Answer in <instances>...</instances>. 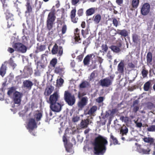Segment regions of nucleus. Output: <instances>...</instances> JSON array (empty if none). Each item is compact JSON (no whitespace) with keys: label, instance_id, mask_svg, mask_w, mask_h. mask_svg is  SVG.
Here are the masks:
<instances>
[{"label":"nucleus","instance_id":"obj_1","mask_svg":"<svg viewBox=\"0 0 155 155\" xmlns=\"http://www.w3.org/2000/svg\"><path fill=\"white\" fill-rule=\"evenodd\" d=\"M107 139V138L100 135L95 137L93 143L95 154L103 155L105 153L106 146L108 144Z\"/></svg>","mask_w":155,"mask_h":155},{"label":"nucleus","instance_id":"obj_2","mask_svg":"<svg viewBox=\"0 0 155 155\" xmlns=\"http://www.w3.org/2000/svg\"><path fill=\"white\" fill-rule=\"evenodd\" d=\"M53 6L51 12L48 14L46 22V26L49 31L47 35L49 37L52 36L54 34V30L52 29L53 27L54 22L56 18L55 16V10Z\"/></svg>","mask_w":155,"mask_h":155},{"label":"nucleus","instance_id":"obj_3","mask_svg":"<svg viewBox=\"0 0 155 155\" xmlns=\"http://www.w3.org/2000/svg\"><path fill=\"white\" fill-rule=\"evenodd\" d=\"M135 145L137 146V150L138 152L143 154H149L151 151L150 145L147 144L141 146L137 143Z\"/></svg>","mask_w":155,"mask_h":155},{"label":"nucleus","instance_id":"obj_4","mask_svg":"<svg viewBox=\"0 0 155 155\" xmlns=\"http://www.w3.org/2000/svg\"><path fill=\"white\" fill-rule=\"evenodd\" d=\"M64 99L65 101L70 106H72L75 103V99L74 95L68 91H66L64 94Z\"/></svg>","mask_w":155,"mask_h":155},{"label":"nucleus","instance_id":"obj_5","mask_svg":"<svg viewBox=\"0 0 155 155\" xmlns=\"http://www.w3.org/2000/svg\"><path fill=\"white\" fill-rule=\"evenodd\" d=\"M59 97V96L57 92H55L50 96L49 99L47 97H45V98L47 102L51 105L58 102Z\"/></svg>","mask_w":155,"mask_h":155},{"label":"nucleus","instance_id":"obj_6","mask_svg":"<svg viewBox=\"0 0 155 155\" xmlns=\"http://www.w3.org/2000/svg\"><path fill=\"white\" fill-rule=\"evenodd\" d=\"M13 47L16 51L22 53L26 52L27 50V47L21 43H16Z\"/></svg>","mask_w":155,"mask_h":155},{"label":"nucleus","instance_id":"obj_7","mask_svg":"<svg viewBox=\"0 0 155 155\" xmlns=\"http://www.w3.org/2000/svg\"><path fill=\"white\" fill-rule=\"evenodd\" d=\"M150 5L149 3H144L141 8L140 12L141 14L144 16L147 15L150 12Z\"/></svg>","mask_w":155,"mask_h":155},{"label":"nucleus","instance_id":"obj_8","mask_svg":"<svg viewBox=\"0 0 155 155\" xmlns=\"http://www.w3.org/2000/svg\"><path fill=\"white\" fill-rule=\"evenodd\" d=\"M63 52V49L62 47L60 46L58 47V45L55 43L53 46L51 50L52 54H55L58 53V55L61 56L62 55Z\"/></svg>","mask_w":155,"mask_h":155},{"label":"nucleus","instance_id":"obj_9","mask_svg":"<svg viewBox=\"0 0 155 155\" xmlns=\"http://www.w3.org/2000/svg\"><path fill=\"white\" fill-rule=\"evenodd\" d=\"M113 79L112 78V80L110 79L109 78H106L101 80L99 83L102 86L107 87L111 85Z\"/></svg>","mask_w":155,"mask_h":155},{"label":"nucleus","instance_id":"obj_10","mask_svg":"<svg viewBox=\"0 0 155 155\" xmlns=\"http://www.w3.org/2000/svg\"><path fill=\"white\" fill-rule=\"evenodd\" d=\"M74 38L76 44L81 43V39L80 37V31L78 28H76L74 31Z\"/></svg>","mask_w":155,"mask_h":155},{"label":"nucleus","instance_id":"obj_11","mask_svg":"<svg viewBox=\"0 0 155 155\" xmlns=\"http://www.w3.org/2000/svg\"><path fill=\"white\" fill-rule=\"evenodd\" d=\"M63 105V104L57 102L53 105H50V107L53 111L58 112L61 110V107Z\"/></svg>","mask_w":155,"mask_h":155},{"label":"nucleus","instance_id":"obj_12","mask_svg":"<svg viewBox=\"0 0 155 155\" xmlns=\"http://www.w3.org/2000/svg\"><path fill=\"white\" fill-rule=\"evenodd\" d=\"M65 68L62 65L58 66L55 67L54 72V73L58 74L60 76L62 77L64 74Z\"/></svg>","mask_w":155,"mask_h":155},{"label":"nucleus","instance_id":"obj_13","mask_svg":"<svg viewBox=\"0 0 155 155\" xmlns=\"http://www.w3.org/2000/svg\"><path fill=\"white\" fill-rule=\"evenodd\" d=\"M76 10L75 8L73 9L71 12L70 17L71 21L74 23H76L78 22V18L76 17Z\"/></svg>","mask_w":155,"mask_h":155},{"label":"nucleus","instance_id":"obj_14","mask_svg":"<svg viewBox=\"0 0 155 155\" xmlns=\"http://www.w3.org/2000/svg\"><path fill=\"white\" fill-rule=\"evenodd\" d=\"M95 57V55L92 54L87 55L84 58L83 60V63L85 65H87L89 64L90 60H92Z\"/></svg>","mask_w":155,"mask_h":155},{"label":"nucleus","instance_id":"obj_15","mask_svg":"<svg viewBox=\"0 0 155 155\" xmlns=\"http://www.w3.org/2000/svg\"><path fill=\"white\" fill-rule=\"evenodd\" d=\"M28 126L29 129L32 130L34 129L35 128L37 127V124L35 119L33 118L30 119L29 120Z\"/></svg>","mask_w":155,"mask_h":155},{"label":"nucleus","instance_id":"obj_16","mask_svg":"<svg viewBox=\"0 0 155 155\" xmlns=\"http://www.w3.org/2000/svg\"><path fill=\"white\" fill-rule=\"evenodd\" d=\"M91 123V121H90L88 118L82 120L80 123V127L82 128H86L88 127L89 123Z\"/></svg>","mask_w":155,"mask_h":155},{"label":"nucleus","instance_id":"obj_17","mask_svg":"<svg viewBox=\"0 0 155 155\" xmlns=\"http://www.w3.org/2000/svg\"><path fill=\"white\" fill-rule=\"evenodd\" d=\"M122 46L121 42H119L118 46L114 45L111 46L109 48L113 52L116 53H118L121 51L120 48Z\"/></svg>","mask_w":155,"mask_h":155},{"label":"nucleus","instance_id":"obj_18","mask_svg":"<svg viewBox=\"0 0 155 155\" xmlns=\"http://www.w3.org/2000/svg\"><path fill=\"white\" fill-rule=\"evenodd\" d=\"M87 102V97H83L78 103V106L80 108H82L86 105Z\"/></svg>","mask_w":155,"mask_h":155},{"label":"nucleus","instance_id":"obj_19","mask_svg":"<svg viewBox=\"0 0 155 155\" xmlns=\"http://www.w3.org/2000/svg\"><path fill=\"white\" fill-rule=\"evenodd\" d=\"M124 67V61L122 60L120 61L117 66V71L120 74H123Z\"/></svg>","mask_w":155,"mask_h":155},{"label":"nucleus","instance_id":"obj_20","mask_svg":"<svg viewBox=\"0 0 155 155\" xmlns=\"http://www.w3.org/2000/svg\"><path fill=\"white\" fill-rule=\"evenodd\" d=\"M54 89V88L51 86H48L46 87L44 92V95L46 97L49 96L52 93Z\"/></svg>","mask_w":155,"mask_h":155},{"label":"nucleus","instance_id":"obj_21","mask_svg":"<svg viewBox=\"0 0 155 155\" xmlns=\"http://www.w3.org/2000/svg\"><path fill=\"white\" fill-rule=\"evenodd\" d=\"M23 84L24 87L28 90H30L31 89L33 85V83L31 81L28 80L24 81L23 82Z\"/></svg>","mask_w":155,"mask_h":155},{"label":"nucleus","instance_id":"obj_22","mask_svg":"<svg viewBox=\"0 0 155 155\" xmlns=\"http://www.w3.org/2000/svg\"><path fill=\"white\" fill-rule=\"evenodd\" d=\"M36 47L37 50L35 51V53H37L39 52H41L45 51L46 48L45 45L39 44L37 43Z\"/></svg>","mask_w":155,"mask_h":155},{"label":"nucleus","instance_id":"obj_23","mask_svg":"<svg viewBox=\"0 0 155 155\" xmlns=\"http://www.w3.org/2000/svg\"><path fill=\"white\" fill-rule=\"evenodd\" d=\"M5 63L6 62H5L4 64H2L0 68V75L2 77L5 75L6 72L7 67Z\"/></svg>","mask_w":155,"mask_h":155},{"label":"nucleus","instance_id":"obj_24","mask_svg":"<svg viewBox=\"0 0 155 155\" xmlns=\"http://www.w3.org/2000/svg\"><path fill=\"white\" fill-rule=\"evenodd\" d=\"M117 33L120 35L121 36L124 37H126L128 35V31L125 29L120 30L118 29L117 31Z\"/></svg>","mask_w":155,"mask_h":155},{"label":"nucleus","instance_id":"obj_25","mask_svg":"<svg viewBox=\"0 0 155 155\" xmlns=\"http://www.w3.org/2000/svg\"><path fill=\"white\" fill-rule=\"evenodd\" d=\"M110 146L113 144L115 145L118 144V141L116 138L113 136L111 134L110 135Z\"/></svg>","mask_w":155,"mask_h":155},{"label":"nucleus","instance_id":"obj_26","mask_svg":"<svg viewBox=\"0 0 155 155\" xmlns=\"http://www.w3.org/2000/svg\"><path fill=\"white\" fill-rule=\"evenodd\" d=\"M25 6L26 8V10L25 12L26 13H30L32 12V8L31 7L29 0H27Z\"/></svg>","mask_w":155,"mask_h":155},{"label":"nucleus","instance_id":"obj_27","mask_svg":"<svg viewBox=\"0 0 155 155\" xmlns=\"http://www.w3.org/2000/svg\"><path fill=\"white\" fill-rule=\"evenodd\" d=\"M95 8H91L88 9L86 12V15L89 16L93 14L95 12Z\"/></svg>","mask_w":155,"mask_h":155},{"label":"nucleus","instance_id":"obj_28","mask_svg":"<svg viewBox=\"0 0 155 155\" xmlns=\"http://www.w3.org/2000/svg\"><path fill=\"white\" fill-rule=\"evenodd\" d=\"M128 132V129L125 126H123L120 130V133L122 136L126 135Z\"/></svg>","mask_w":155,"mask_h":155},{"label":"nucleus","instance_id":"obj_29","mask_svg":"<svg viewBox=\"0 0 155 155\" xmlns=\"http://www.w3.org/2000/svg\"><path fill=\"white\" fill-rule=\"evenodd\" d=\"M138 101L137 100H136L133 102V110L134 112H135V113H136L137 112L139 109V106L138 105Z\"/></svg>","mask_w":155,"mask_h":155},{"label":"nucleus","instance_id":"obj_30","mask_svg":"<svg viewBox=\"0 0 155 155\" xmlns=\"http://www.w3.org/2000/svg\"><path fill=\"white\" fill-rule=\"evenodd\" d=\"M93 21L95 23L97 24H98L101 19V15L98 14L96 16H94L93 17Z\"/></svg>","mask_w":155,"mask_h":155},{"label":"nucleus","instance_id":"obj_31","mask_svg":"<svg viewBox=\"0 0 155 155\" xmlns=\"http://www.w3.org/2000/svg\"><path fill=\"white\" fill-rule=\"evenodd\" d=\"M132 38L133 41L135 43H137L140 40V37L136 33H135L132 35Z\"/></svg>","mask_w":155,"mask_h":155},{"label":"nucleus","instance_id":"obj_32","mask_svg":"<svg viewBox=\"0 0 155 155\" xmlns=\"http://www.w3.org/2000/svg\"><path fill=\"white\" fill-rule=\"evenodd\" d=\"M140 0H132L131 5L132 8H137L139 5Z\"/></svg>","mask_w":155,"mask_h":155},{"label":"nucleus","instance_id":"obj_33","mask_svg":"<svg viewBox=\"0 0 155 155\" xmlns=\"http://www.w3.org/2000/svg\"><path fill=\"white\" fill-rule=\"evenodd\" d=\"M91 43L90 39L89 38H87L85 40H84L83 42V45L85 46L84 49H86L88 46Z\"/></svg>","mask_w":155,"mask_h":155},{"label":"nucleus","instance_id":"obj_34","mask_svg":"<svg viewBox=\"0 0 155 155\" xmlns=\"http://www.w3.org/2000/svg\"><path fill=\"white\" fill-rule=\"evenodd\" d=\"M97 110V107L96 106H92L88 110L87 114L90 115L93 114Z\"/></svg>","mask_w":155,"mask_h":155},{"label":"nucleus","instance_id":"obj_35","mask_svg":"<svg viewBox=\"0 0 155 155\" xmlns=\"http://www.w3.org/2000/svg\"><path fill=\"white\" fill-rule=\"evenodd\" d=\"M142 70L141 72V74L143 78L146 77L148 74V70L146 69L145 66H143L142 67Z\"/></svg>","mask_w":155,"mask_h":155},{"label":"nucleus","instance_id":"obj_36","mask_svg":"<svg viewBox=\"0 0 155 155\" xmlns=\"http://www.w3.org/2000/svg\"><path fill=\"white\" fill-rule=\"evenodd\" d=\"M143 140L145 142L150 143V145L154 142L153 139L151 137H145L143 139Z\"/></svg>","mask_w":155,"mask_h":155},{"label":"nucleus","instance_id":"obj_37","mask_svg":"<svg viewBox=\"0 0 155 155\" xmlns=\"http://www.w3.org/2000/svg\"><path fill=\"white\" fill-rule=\"evenodd\" d=\"M152 54L151 52H149L147 55V61L148 63H150L152 61Z\"/></svg>","mask_w":155,"mask_h":155},{"label":"nucleus","instance_id":"obj_38","mask_svg":"<svg viewBox=\"0 0 155 155\" xmlns=\"http://www.w3.org/2000/svg\"><path fill=\"white\" fill-rule=\"evenodd\" d=\"M150 83L149 81L146 82L144 85L143 89L145 91H148L150 89Z\"/></svg>","mask_w":155,"mask_h":155},{"label":"nucleus","instance_id":"obj_39","mask_svg":"<svg viewBox=\"0 0 155 155\" xmlns=\"http://www.w3.org/2000/svg\"><path fill=\"white\" fill-rule=\"evenodd\" d=\"M89 83L86 81H83L80 85L79 87L81 88H84L86 87L89 85Z\"/></svg>","mask_w":155,"mask_h":155},{"label":"nucleus","instance_id":"obj_40","mask_svg":"<svg viewBox=\"0 0 155 155\" xmlns=\"http://www.w3.org/2000/svg\"><path fill=\"white\" fill-rule=\"evenodd\" d=\"M64 82V80L61 78L59 79H58L57 80V84L58 87L61 86Z\"/></svg>","mask_w":155,"mask_h":155},{"label":"nucleus","instance_id":"obj_41","mask_svg":"<svg viewBox=\"0 0 155 155\" xmlns=\"http://www.w3.org/2000/svg\"><path fill=\"white\" fill-rule=\"evenodd\" d=\"M57 63V59L56 58H53L50 62V64L51 66L55 67Z\"/></svg>","mask_w":155,"mask_h":155},{"label":"nucleus","instance_id":"obj_42","mask_svg":"<svg viewBox=\"0 0 155 155\" xmlns=\"http://www.w3.org/2000/svg\"><path fill=\"white\" fill-rule=\"evenodd\" d=\"M8 62L9 64L13 68V69H14L16 66L17 65L15 63L14 61L12 58H10L8 61Z\"/></svg>","mask_w":155,"mask_h":155},{"label":"nucleus","instance_id":"obj_43","mask_svg":"<svg viewBox=\"0 0 155 155\" xmlns=\"http://www.w3.org/2000/svg\"><path fill=\"white\" fill-rule=\"evenodd\" d=\"M88 31L87 30V28L85 30L82 29L81 31V35L84 38H86V35L88 34Z\"/></svg>","mask_w":155,"mask_h":155},{"label":"nucleus","instance_id":"obj_44","mask_svg":"<svg viewBox=\"0 0 155 155\" xmlns=\"http://www.w3.org/2000/svg\"><path fill=\"white\" fill-rule=\"evenodd\" d=\"M67 25L64 24L61 28V31L62 35L65 34L67 31Z\"/></svg>","mask_w":155,"mask_h":155},{"label":"nucleus","instance_id":"obj_45","mask_svg":"<svg viewBox=\"0 0 155 155\" xmlns=\"http://www.w3.org/2000/svg\"><path fill=\"white\" fill-rule=\"evenodd\" d=\"M5 14L7 19H8L13 16L12 14L10 13V11L7 10L5 12Z\"/></svg>","mask_w":155,"mask_h":155},{"label":"nucleus","instance_id":"obj_46","mask_svg":"<svg viewBox=\"0 0 155 155\" xmlns=\"http://www.w3.org/2000/svg\"><path fill=\"white\" fill-rule=\"evenodd\" d=\"M102 50V52H106L108 49V47L107 45L106 44H102L101 45Z\"/></svg>","mask_w":155,"mask_h":155},{"label":"nucleus","instance_id":"obj_47","mask_svg":"<svg viewBox=\"0 0 155 155\" xmlns=\"http://www.w3.org/2000/svg\"><path fill=\"white\" fill-rule=\"evenodd\" d=\"M35 116L37 121H38L40 120L42 117V114L41 113L39 112L38 114H36Z\"/></svg>","mask_w":155,"mask_h":155},{"label":"nucleus","instance_id":"obj_48","mask_svg":"<svg viewBox=\"0 0 155 155\" xmlns=\"http://www.w3.org/2000/svg\"><path fill=\"white\" fill-rule=\"evenodd\" d=\"M57 23L58 25H62V24H65V22L64 20L62 19V18H57Z\"/></svg>","mask_w":155,"mask_h":155},{"label":"nucleus","instance_id":"obj_49","mask_svg":"<svg viewBox=\"0 0 155 155\" xmlns=\"http://www.w3.org/2000/svg\"><path fill=\"white\" fill-rule=\"evenodd\" d=\"M112 22L114 26L116 27L119 25V22L116 18H112Z\"/></svg>","mask_w":155,"mask_h":155},{"label":"nucleus","instance_id":"obj_50","mask_svg":"<svg viewBox=\"0 0 155 155\" xmlns=\"http://www.w3.org/2000/svg\"><path fill=\"white\" fill-rule=\"evenodd\" d=\"M155 107L154 105L151 102H148L147 103V107L149 109H151Z\"/></svg>","mask_w":155,"mask_h":155},{"label":"nucleus","instance_id":"obj_51","mask_svg":"<svg viewBox=\"0 0 155 155\" xmlns=\"http://www.w3.org/2000/svg\"><path fill=\"white\" fill-rule=\"evenodd\" d=\"M147 130L149 131H155V125H152L147 128Z\"/></svg>","mask_w":155,"mask_h":155},{"label":"nucleus","instance_id":"obj_52","mask_svg":"<svg viewBox=\"0 0 155 155\" xmlns=\"http://www.w3.org/2000/svg\"><path fill=\"white\" fill-rule=\"evenodd\" d=\"M77 14L79 17L82 16L83 15V9L82 8L79 9L78 11Z\"/></svg>","mask_w":155,"mask_h":155},{"label":"nucleus","instance_id":"obj_53","mask_svg":"<svg viewBox=\"0 0 155 155\" xmlns=\"http://www.w3.org/2000/svg\"><path fill=\"white\" fill-rule=\"evenodd\" d=\"M80 117L78 116H74L72 119V121L74 122H78L79 120Z\"/></svg>","mask_w":155,"mask_h":155},{"label":"nucleus","instance_id":"obj_54","mask_svg":"<svg viewBox=\"0 0 155 155\" xmlns=\"http://www.w3.org/2000/svg\"><path fill=\"white\" fill-rule=\"evenodd\" d=\"M117 34V31L115 29L111 30L109 33V34L110 36H114Z\"/></svg>","mask_w":155,"mask_h":155},{"label":"nucleus","instance_id":"obj_55","mask_svg":"<svg viewBox=\"0 0 155 155\" xmlns=\"http://www.w3.org/2000/svg\"><path fill=\"white\" fill-rule=\"evenodd\" d=\"M14 102L15 104H19L21 102L20 98H14Z\"/></svg>","mask_w":155,"mask_h":155},{"label":"nucleus","instance_id":"obj_56","mask_svg":"<svg viewBox=\"0 0 155 155\" xmlns=\"http://www.w3.org/2000/svg\"><path fill=\"white\" fill-rule=\"evenodd\" d=\"M104 97H99L96 99V101L99 103H101L103 101Z\"/></svg>","mask_w":155,"mask_h":155},{"label":"nucleus","instance_id":"obj_57","mask_svg":"<svg viewBox=\"0 0 155 155\" xmlns=\"http://www.w3.org/2000/svg\"><path fill=\"white\" fill-rule=\"evenodd\" d=\"M14 98H20V93L16 91L14 93Z\"/></svg>","mask_w":155,"mask_h":155},{"label":"nucleus","instance_id":"obj_58","mask_svg":"<svg viewBox=\"0 0 155 155\" xmlns=\"http://www.w3.org/2000/svg\"><path fill=\"white\" fill-rule=\"evenodd\" d=\"M95 73L94 71L92 72L91 74L90 77V79L91 81L95 77Z\"/></svg>","mask_w":155,"mask_h":155},{"label":"nucleus","instance_id":"obj_59","mask_svg":"<svg viewBox=\"0 0 155 155\" xmlns=\"http://www.w3.org/2000/svg\"><path fill=\"white\" fill-rule=\"evenodd\" d=\"M7 51L10 53H12L14 52L15 50L12 48L8 47L7 49Z\"/></svg>","mask_w":155,"mask_h":155},{"label":"nucleus","instance_id":"obj_60","mask_svg":"<svg viewBox=\"0 0 155 155\" xmlns=\"http://www.w3.org/2000/svg\"><path fill=\"white\" fill-rule=\"evenodd\" d=\"M79 2V0H72L71 3L73 5H75Z\"/></svg>","mask_w":155,"mask_h":155},{"label":"nucleus","instance_id":"obj_61","mask_svg":"<svg viewBox=\"0 0 155 155\" xmlns=\"http://www.w3.org/2000/svg\"><path fill=\"white\" fill-rule=\"evenodd\" d=\"M128 66L131 68H135V65L132 62L129 63L128 64Z\"/></svg>","mask_w":155,"mask_h":155},{"label":"nucleus","instance_id":"obj_62","mask_svg":"<svg viewBox=\"0 0 155 155\" xmlns=\"http://www.w3.org/2000/svg\"><path fill=\"white\" fill-rule=\"evenodd\" d=\"M83 58V56L82 55H80L78 56L77 57V59L79 61H81Z\"/></svg>","mask_w":155,"mask_h":155},{"label":"nucleus","instance_id":"obj_63","mask_svg":"<svg viewBox=\"0 0 155 155\" xmlns=\"http://www.w3.org/2000/svg\"><path fill=\"white\" fill-rule=\"evenodd\" d=\"M13 89L12 87L8 91V94L10 95L12 94L13 92Z\"/></svg>","mask_w":155,"mask_h":155},{"label":"nucleus","instance_id":"obj_64","mask_svg":"<svg viewBox=\"0 0 155 155\" xmlns=\"http://www.w3.org/2000/svg\"><path fill=\"white\" fill-rule=\"evenodd\" d=\"M107 56L109 59L111 60L112 59V56L111 55L110 52L109 51L107 53Z\"/></svg>","mask_w":155,"mask_h":155}]
</instances>
